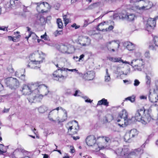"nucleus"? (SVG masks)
<instances>
[{"instance_id": "1", "label": "nucleus", "mask_w": 158, "mask_h": 158, "mask_svg": "<svg viewBox=\"0 0 158 158\" xmlns=\"http://www.w3.org/2000/svg\"><path fill=\"white\" fill-rule=\"evenodd\" d=\"M145 110L144 108L137 110L135 114V118L138 121L145 125L151 121L152 117L149 114H145Z\"/></svg>"}, {"instance_id": "2", "label": "nucleus", "mask_w": 158, "mask_h": 158, "mask_svg": "<svg viewBox=\"0 0 158 158\" xmlns=\"http://www.w3.org/2000/svg\"><path fill=\"white\" fill-rule=\"evenodd\" d=\"M53 78L54 80L60 82H63L68 77L67 70L66 68L62 67L58 69L53 73Z\"/></svg>"}, {"instance_id": "3", "label": "nucleus", "mask_w": 158, "mask_h": 158, "mask_svg": "<svg viewBox=\"0 0 158 158\" xmlns=\"http://www.w3.org/2000/svg\"><path fill=\"white\" fill-rule=\"evenodd\" d=\"M30 89L32 91H34L35 92H39L40 91L44 95H46L49 91L47 86L44 85L38 86L36 84H28Z\"/></svg>"}, {"instance_id": "4", "label": "nucleus", "mask_w": 158, "mask_h": 158, "mask_svg": "<svg viewBox=\"0 0 158 158\" xmlns=\"http://www.w3.org/2000/svg\"><path fill=\"white\" fill-rule=\"evenodd\" d=\"M129 64L131 65L134 70L140 71L144 65L143 60L142 59H138L132 60Z\"/></svg>"}, {"instance_id": "5", "label": "nucleus", "mask_w": 158, "mask_h": 158, "mask_svg": "<svg viewBox=\"0 0 158 158\" xmlns=\"http://www.w3.org/2000/svg\"><path fill=\"white\" fill-rule=\"evenodd\" d=\"M119 44L118 41L114 40L107 42L105 44V46L109 51L114 52L115 49L117 50L119 48Z\"/></svg>"}, {"instance_id": "6", "label": "nucleus", "mask_w": 158, "mask_h": 158, "mask_svg": "<svg viewBox=\"0 0 158 158\" xmlns=\"http://www.w3.org/2000/svg\"><path fill=\"white\" fill-rule=\"evenodd\" d=\"M5 83L8 86L12 89H16L19 86V84L18 80L14 78L10 77L6 79Z\"/></svg>"}, {"instance_id": "7", "label": "nucleus", "mask_w": 158, "mask_h": 158, "mask_svg": "<svg viewBox=\"0 0 158 158\" xmlns=\"http://www.w3.org/2000/svg\"><path fill=\"white\" fill-rule=\"evenodd\" d=\"M158 19V16L155 18H149L147 20L146 24V30L148 32H151L156 24V20Z\"/></svg>"}, {"instance_id": "8", "label": "nucleus", "mask_w": 158, "mask_h": 158, "mask_svg": "<svg viewBox=\"0 0 158 158\" xmlns=\"http://www.w3.org/2000/svg\"><path fill=\"white\" fill-rule=\"evenodd\" d=\"M127 117L128 114L126 111L125 110H123L120 112L119 114V116L117 119V122H120L121 120L119 118H121L122 121H124V124L127 125H128V119Z\"/></svg>"}, {"instance_id": "9", "label": "nucleus", "mask_w": 158, "mask_h": 158, "mask_svg": "<svg viewBox=\"0 0 158 158\" xmlns=\"http://www.w3.org/2000/svg\"><path fill=\"white\" fill-rule=\"evenodd\" d=\"M78 42L81 45L86 46L90 44L91 40L88 36H80L78 38Z\"/></svg>"}, {"instance_id": "10", "label": "nucleus", "mask_w": 158, "mask_h": 158, "mask_svg": "<svg viewBox=\"0 0 158 158\" xmlns=\"http://www.w3.org/2000/svg\"><path fill=\"white\" fill-rule=\"evenodd\" d=\"M70 47V45H65L63 44H60L57 47V49L61 52L65 53H70L69 50V48Z\"/></svg>"}, {"instance_id": "11", "label": "nucleus", "mask_w": 158, "mask_h": 158, "mask_svg": "<svg viewBox=\"0 0 158 158\" xmlns=\"http://www.w3.org/2000/svg\"><path fill=\"white\" fill-rule=\"evenodd\" d=\"M43 95L41 94L40 95L39 94H38L36 95H34V94L32 93L31 94H30V96L27 98V99L29 102L31 103L35 102V101H38V99L42 98Z\"/></svg>"}, {"instance_id": "12", "label": "nucleus", "mask_w": 158, "mask_h": 158, "mask_svg": "<svg viewBox=\"0 0 158 158\" xmlns=\"http://www.w3.org/2000/svg\"><path fill=\"white\" fill-rule=\"evenodd\" d=\"M143 6L140 7L139 9L147 10L151 8L152 5V2L148 0H142Z\"/></svg>"}, {"instance_id": "13", "label": "nucleus", "mask_w": 158, "mask_h": 158, "mask_svg": "<svg viewBox=\"0 0 158 158\" xmlns=\"http://www.w3.org/2000/svg\"><path fill=\"white\" fill-rule=\"evenodd\" d=\"M149 98L150 101L152 102H157L158 100V90L154 89L152 94H150Z\"/></svg>"}, {"instance_id": "14", "label": "nucleus", "mask_w": 158, "mask_h": 158, "mask_svg": "<svg viewBox=\"0 0 158 158\" xmlns=\"http://www.w3.org/2000/svg\"><path fill=\"white\" fill-rule=\"evenodd\" d=\"M96 142V138L94 135H90L88 136L86 139V143L89 146H92Z\"/></svg>"}, {"instance_id": "15", "label": "nucleus", "mask_w": 158, "mask_h": 158, "mask_svg": "<svg viewBox=\"0 0 158 158\" xmlns=\"http://www.w3.org/2000/svg\"><path fill=\"white\" fill-rule=\"evenodd\" d=\"M23 94L25 95H29L31 94V90L30 89L29 85H23L21 90Z\"/></svg>"}, {"instance_id": "16", "label": "nucleus", "mask_w": 158, "mask_h": 158, "mask_svg": "<svg viewBox=\"0 0 158 158\" xmlns=\"http://www.w3.org/2000/svg\"><path fill=\"white\" fill-rule=\"evenodd\" d=\"M108 58L110 60L113 62H118L119 63L122 62L126 64H130L129 62L127 61H123V60L121 59V58H116L110 57H108Z\"/></svg>"}, {"instance_id": "17", "label": "nucleus", "mask_w": 158, "mask_h": 158, "mask_svg": "<svg viewBox=\"0 0 158 158\" xmlns=\"http://www.w3.org/2000/svg\"><path fill=\"white\" fill-rule=\"evenodd\" d=\"M25 150L23 149L19 148L15 150L13 152L14 155L16 156L17 158H20L21 156L23 155Z\"/></svg>"}, {"instance_id": "18", "label": "nucleus", "mask_w": 158, "mask_h": 158, "mask_svg": "<svg viewBox=\"0 0 158 158\" xmlns=\"http://www.w3.org/2000/svg\"><path fill=\"white\" fill-rule=\"evenodd\" d=\"M124 46L126 47L127 49L131 51L135 49V46L134 44L129 42H126L123 44Z\"/></svg>"}, {"instance_id": "19", "label": "nucleus", "mask_w": 158, "mask_h": 158, "mask_svg": "<svg viewBox=\"0 0 158 158\" xmlns=\"http://www.w3.org/2000/svg\"><path fill=\"white\" fill-rule=\"evenodd\" d=\"M61 109L62 110H63V111H65V113L66 114H67V112L63 108L61 107H57L56 109H54L52 110L50 112L49 114H48V118H49V119L51 121H52L53 122H56L55 120H54L51 117V115H52L53 113V111L55 110H58L59 109Z\"/></svg>"}, {"instance_id": "20", "label": "nucleus", "mask_w": 158, "mask_h": 158, "mask_svg": "<svg viewBox=\"0 0 158 158\" xmlns=\"http://www.w3.org/2000/svg\"><path fill=\"white\" fill-rule=\"evenodd\" d=\"M86 79L88 80H92L94 77L95 73L93 71H88L85 75Z\"/></svg>"}, {"instance_id": "21", "label": "nucleus", "mask_w": 158, "mask_h": 158, "mask_svg": "<svg viewBox=\"0 0 158 158\" xmlns=\"http://www.w3.org/2000/svg\"><path fill=\"white\" fill-rule=\"evenodd\" d=\"M103 105L106 106H109V102H107V99H106L104 98H102L101 100L98 102L97 106H99Z\"/></svg>"}, {"instance_id": "22", "label": "nucleus", "mask_w": 158, "mask_h": 158, "mask_svg": "<svg viewBox=\"0 0 158 158\" xmlns=\"http://www.w3.org/2000/svg\"><path fill=\"white\" fill-rule=\"evenodd\" d=\"M106 74L104 76V81L106 82H108L111 80L110 74L108 72V70L107 69H106Z\"/></svg>"}, {"instance_id": "23", "label": "nucleus", "mask_w": 158, "mask_h": 158, "mask_svg": "<svg viewBox=\"0 0 158 158\" xmlns=\"http://www.w3.org/2000/svg\"><path fill=\"white\" fill-rule=\"evenodd\" d=\"M128 132L132 138L136 136L138 134L137 131L135 129H131Z\"/></svg>"}, {"instance_id": "24", "label": "nucleus", "mask_w": 158, "mask_h": 158, "mask_svg": "<svg viewBox=\"0 0 158 158\" xmlns=\"http://www.w3.org/2000/svg\"><path fill=\"white\" fill-rule=\"evenodd\" d=\"M131 136L128 132H127L124 136V141L126 142H130L131 141Z\"/></svg>"}, {"instance_id": "25", "label": "nucleus", "mask_w": 158, "mask_h": 158, "mask_svg": "<svg viewBox=\"0 0 158 158\" xmlns=\"http://www.w3.org/2000/svg\"><path fill=\"white\" fill-rule=\"evenodd\" d=\"M142 153H143V150L140 148H138L135 150L134 151L131 153V154L138 155Z\"/></svg>"}, {"instance_id": "26", "label": "nucleus", "mask_w": 158, "mask_h": 158, "mask_svg": "<svg viewBox=\"0 0 158 158\" xmlns=\"http://www.w3.org/2000/svg\"><path fill=\"white\" fill-rule=\"evenodd\" d=\"M135 17V15L133 14H127L125 18L127 19L129 21H132L134 20Z\"/></svg>"}, {"instance_id": "27", "label": "nucleus", "mask_w": 158, "mask_h": 158, "mask_svg": "<svg viewBox=\"0 0 158 158\" xmlns=\"http://www.w3.org/2000/svg\"><path fill=\"white\" fill-rule=\"evenodd\" d=\"M10 3L12 5H14L16 6H19L20 5V2L19 0H11Z\"/></svg>"}, {"instance_id": "28", "label": "nucleus", "mask_w": 158, "mask_h": 158, "mask_svg": "<svg viewBox=\"0 0 158 158\" xmlns=\"http://www.w3.org/2000/svg\"><path fill=\"white\" fill-rule=\"evenodd\" d=\"M47 108L45 106H43L39 107L38 109L39 112L40 113H44L47 110Z\"/></svg>"}, {"instance_id": "29", "label": "nucleus", "mask_w": 158, "mask_h": 158, "mask_svg": "<svg viewBox=\"0 0 158 158\" xmlns=\"http://www.w3.org/2000/svg\"><path fill=\"white\" fill-rule=\"evenodd\" d=\"M100 2H96L95 3H94L90 5L89 7V9H93L94 8L99 6H100Z\"/></svg>"}, {"instance_id": "30", "label": "nucleus", "mask_w": 158, "mask_h": 158, "mask_svg": "<svg viewBox=\"0 0 158 158\" xmlns=\"http://www.w3.org/2000/svg\"><path fill=\"white\" fill-rule=\"evenodd\" d=\"M56 23L59 28H62L63 24L61 19H58L57 20Z\"/></svg>"}, {"instance_id": "31", "label": "nucleus", "mask_w": 158, "mask_h": 158, "mask_svg": "<svg viewBox=\"0 0 158 158\" xmlns=\"http://www.w3.org/2000/svg\"><path fill=\"white\" fill-rule=\"evenodd\" d=\"M74 121L76 123L77 125V126L75 127L74 128L75 131H73V134H75L77 133V132L78 131L79 129V127L77 122L76 120H74Z\"/></svg>"}, {"instance_id": "32", "label": "nucleus", "mask_w": 158, "mask_h": 158, "mask_svg": "<svg viewBox=\"0 0 158 158\" xmlns=\"http://www.w3.org/2000/svg\"><path fill=\"white\" fill-rule=\"evenodd\" d=\"M18 72H16L15 73V75L17 77H19V78H20L21 80L23 81H26L25 79V75L23 74H21L20 76H19V75L17 74Z\"/></svg>"}, {"instance_id": "33", "label": "nucleus", "mask_w": 158, "mask_h": 158, "mask_svg": "<svg viewBox=\"0 0 158 158\" xmlns=\"http://www.w3.org/2000/svg\"><path fill=\"white\" fill-rule=\"evenodd\" d=\"M35 62H36V64H40L43 62V60H40V61H36L35 60L33 61H31V63H30L29 64L27 65V67H28L31 68H32V67H31V65H32V64H35V63H34Z\"/></svg>"}, {"instance_id": "34", "label": "nucleus", "mask_w": 158, "mask_h": 158, "mask_svg": "<svg viewBox=\"0 0 158 158\" xmlns=\"http://www.w3.org/2000/svg\"><path fill=\"white\" fill-rule=\"evenodd\" d=\"M73 127L72 126H70L69 127H67V129H68V132H71V133L70 134V135H73L74 134H73V131H75L74 130L75 127Z\"/></svg>"}, {"instance_id": "35", "label": "nucleus", "mask_w": 158, "mask_h": 158, "mask_svg": "<svg viewBox=\"0 0 158 158\" xmlns=\"http://www.w3.org/2000/svg\"><path fill=\"white\" fill-rule=\"evenodd\" d=\"M135 96H132L125 98V100H128L130 101L131 102H133L135 101Z\"/></svg>"}, {"instance_id": "36", "label": "nucleus", "mask_w": 158, "mask_h": 158, "mask_svg": "<svg viewBox=\"0 0 158 158\" xmlns=\"http://www.w3.org/2000/svg\"><path fill=\"white\" fill-rule=\"evenodd\" d=\"M63 34L62 30H61L59 31L56 30L53 33V34L55 37H56L60 35Z\"/></svg>"}, {"instance_id": "37", "label": "nucleus", "mask_w": 158, "mask_h": 158, "mask_svg": "<svg viewBox=\"0 0 158 158\" xmlns=\"http://www.w3.org/2000/svg\"><path fill=\"white\" fill-rule=\"evenodd\" d=\"M4 146L2 144H0V154H2L5 153L6 151L4 150Z\"/></svg>"}, {"instance_id": "38", "label": "nucleus", "mask_w": 158, "mask_h": 158, "mask_svg": "<svg viewBox=\"0 0 158 158\" xmlns=\"http://www.w3.org/2000/svg\"><path fill=\"white\" fill-rule=\"evenodd\" d=\"M123 151V148H120L117 149L115 151L116 153L118 156H120L121 155V152Z\"/></svg>"}, {"instance_id": "39", "label": "nucleus", "mask_w": 158, "mask_h": 158, "mask_svg": "<svg viewBox=\"0 0 158 158\" xmlns=\"http://www.w3.org/2000/svg\"><path fill=\"white\" fill-rule=\"evenodd\" d=\"M153 41L155 46L158 47V37L155 36L154 37Z\"/></svg>"}, {"instance_id": "40", "label": "nucleus", "mask_w": 158, "mask_h": 158, "mask_svg": "<svg viewBox=\"0 0 158 158\" xmlns=\"http://www.w3.org/2000/svg\"><path fill=\"white\" fill-rule=\"evenodd\" d=\"M146 80L147 85H149L151 82V78L150 77L147 75L146 77Z\"/></svg>"}, {"instance_id": "41", "label": "nucleus", "mask_w": 158, "mask_h": 158, "mask_svg": "<svg viewBox=\"0 0 158 158\" xmlns=\"http://www.w3.org/2000/svg\"><path fill=\"white\" fill-rule=\"evenodd\" d=\"M123 151L125 154V156H127L129 155V149L127 148H123Z\"/></svg>"}, {"instance_id": "42", "label": "nucleus", "mask_w": 158, "mask_h": 158, "mask_svg": "<svg viewBox=\"0 0 158 158\" xmlns=\"http://www.w3.org/2000/svg\"><path fill=\"white\" fill-rule=\"evenodd\" d=\"M105 23V22H104L101 23L99 24H98L97 28L98 30L99 31L102 30V31H103L104 30V29H102V28H101V27L102 26H103Z\"/></svg>"}, {"instance_id": "43", "label": "nucleus", "mask_w": 158, "mask_h": 158, "mask_svg": "<svg viewBox=\"0 0 158 158\" xmlns=\"http://www.w3.org/2000/svg\"><path fill=\"white\" fill-rule=\"evenodd\" d=\"M65 94L67 95H73L72 91L70 89H67L65 93Z\"/></svg>"}, {"instance_id": "44", "label": "nucleus", "mask_w": 158, "mask_h": 158, "mask_svg": "<svg viewBox=\"0 0 158 158\" xmlns=\"http://www.w3.org/2000/svg\"><path fill=\"white\" fill-rule=\"evenodd\" d=\"M140 83V82L138 80L136 79L134 81V85L135 86H137L139 85Z\"/></svg>"}, {"instance_id": "45", "label": "nucleus", "mask_w": 158, "mask_h": 158, "mask_svg": "<svg viewBox=\"0 0 158 158\" xmlns=\"http://www.w3.org/2000/svg\"><path fill=\"white\" fill-rule=\"evenodd\" d=\"M47 36L46 33H45L44 35H42L41 36V38L42 39H43L45 40H47Z\"/></svg>"}, {"instance_id": "46", "label": "nucleus", "mask_w": 158, "mask_h": 158, "mask_svg": "<svg viewBox=\"0 0 158 158\" xmlns=\"http://www.w3.org/2000/svg\"><path fill=\"white\" fill-rule=\"evenodd\" d=\"M73 27H75V29H77L80 27V26L79 25H77L76 23H74L71 26Z\"/></svg>"}, {"instance_id": "47", "label": "nucleus", "mask_w": 158, "mask_h": 158, "mask_svg": "<svg viewBox=\"0 0 158 158\" xmlns=\"http://www.w3.org/2000/svg\"><path fill=\"white\" fill-rule=\"evenodd\" d=\"M113 28V27L112 25L110 26L108 28H106L105 30L106 31H110Z\"/></svg>"}, {"instance_id": "48", "label": "nucleus", "mask_w": 158, "mask_h": 158, "mask_svg": "<svg viewBox=\"0 0 158 158\" xmlns=\"http://www.w3.org/2000/svg\"><path fill=\"white\" fill-rule=\"evenodd\" d=\"M40 5H41V7L43 6H48V4L47 2H43L42 3L40 4Z\"/></svg>"}, {"instance_id": "49", "label": "nucleus", "mask_w": 158, "mask_h": 158, "mask_svg": "<svg viewBox=\"0 0 158 158\" xmlns=\"http://www.w3.org/2000/svg\"><path fill=\"white\" fill-rule=\"evenodd\" d=\"M103 138H104V137H103ZM104 138L105 141L106 143H108L110 141V139L109 137H104Z\"/></svg>"}, {"instance_id": "50", "label": "nucleus", "mask_w": 158, "mask_h": 158, "mask_svg": "<svg viewBox=\"0 0 158 158\" xmlns=\"http://www.w3.org/2000/svg\"><path fill=\"white\" fill-rule=\"evenodd\" d=\"M19 32L17 31L16 33V36H15V38L18 40L20 37V35H19Z\"/></svg>"}, {"instance_id": "51", "label": "nucleus", "mask_w": 158, "mask_h": 158, "mask_svg": "<svg viewBox=\"0 0 158 158\" xmlns=\"http://www.w3.org/2000/svg\"><path fill=\"white\" fill-rule=\"evenodd\" d=\"M67 70L68 71H71V72H78V70H77L76 69H69L68 68H66Z\"/></svg>"}, {"instance_id": "52", "label": "nucleus", "mask_w": 158, "mask_h": 158, "mask_svg": "<svg viewBox=\"0 0 158 158\" xmlns=\"http://www.w3.org/2000/svg\"><path fill=\"white\" fill-rule=\"evenodd\" d=\"M89 24L88 23V21L87 20H85L84 23V27H86L87 25Z\"/></svg>"}, {"instance_id": "53", "label": "nucleus", "mask_w": 158, "mask_h": 158, "mask_svg": "<svg viewBox=\"0 0 158 158\" xmlns=\"http://www.w3.org/2000/svg\"><path fill=\"white\" fill-rule=\"evenodd\" d=\"M149 48L151 49L154 50H155L156 48L155 46L153 45H150L149 46Z\"/></svg>"}, {"instance_id": "54", "label": "nucleus", "mask_w": 158, "mask_h": 158, "mask_svg": "<svg viewBox=\"0 0 158 158\" xmlns=\"http://www.w3.org/2000/svg\"><path fill=\"white\" fill-rule=\"evenodd\" d=\"M79 92H80V91L79 90H77L76 91L75 93L74 94H73V95L75 96H79L78 95H77V94Z\"/></svg>"}, {"instance_id": "55", "label": "nucleus", "mask_w": 158, "mask_h": 158, "mask_svg": "<svg viewBox=\"0 0 158 158\" xmlns=\"http://www.w3.org/2000/svg\"><path fill=\"white\" fill-rule=\"evenodd\" d=\"M145 56L146 57H148L149 56V52H146L145 53Z\"/></svg>"}, {"instance_id": "56", "label": "nucleus", "mask_w": 158, "mask_h": 158, "mask_svg": "<svg viewBox=\"0 0 158 158\" xmlns=\"http://www.w3.org/2000/svg\"><path fill=\"white\" fill-rule=\"evenodd\" d=\"M72 137L73 138V139L75 140H77V139H79L80 138V137L78 136H72Z\"/></svg>"}, {"instance_id": "57", "label": "nucleus", "mask_w": 158, "mask_h": 158, "mask_svg": "<svg viewBox=\"0 0 158 158\" xmlns=\"http://www.w3.org/2000/svg\"><path fill=\"white\" fill-rule=\"evenodd\" d=\"M4 89L3 85L0 83V92L3 90Z\"/></svg>"}, {"instance_id": "58", "label": "nucleus", "mask_w": 158, "mask_h": 158, "mask_svg": "<svg viewBox=\"0 0 158 158\" xmlns=\"http://www.w3.org/2000/svg\"><path fill=\"white\" fill-rule=\"evenodd\" d=\"M84 57V54H82L80 56V58H79L78 60L80 61V60H81L82 58H83Z\"/></svg>"}, {"instance_id": "59", "label": "nucleus", "mask_w": 158, "mask_h": 158, "mask_svg": "<svg viewBox=\"0 0 158 158\" xmlns=\"http://www.w3.org/2000/svg\"><path fill=\"white\" fill-rule=\"evenodd\" d=\"M9 109H6L4 108V110L3 111V113H7L9 111Z\"/></svg>"}, {"instance_id": "60", "label": "nucleus", "mask_w": 158, "mask_h": 158, "mask_svg": "<svg viewBox=\"0 0 158 158\" xmlns=\"http://www.w3.org/2000/svg\"><path fill=\"white\" fill-rule=\"evenodd\" d=\"M70 148H71L70 152L71 153L74 152L75 150H74V149L73 148V147L71 146Z\"/></svg>"}, {"instance_id": "61", "label": "nucleus", "mask_w": 158, "mask_h": 158, "mask_svg": "<svg viewBox=\"0 0 158 158\" xmlns=\"http://www.w3.org/2000/svg\"><path fill=\"white\" fill-rule=\"evenodd\" d=\"M64 21L65 22V24H67L69 22V19H65Z\"/></svg>"}, {"instance_id": "62", "label": "nucleus", "mask_w": 158, "mask_h": 158, "mask_svg": "<svg viewBox=\"0 0 158 158\" xmlns=\"http://www.w3.org/2000/svg\"><path fill=\"white\" fill-rule=\"evenodd\" d=\"M92 102V101L91 100L89 99H87L85 100V102H86L91 103Z\"/></svg>"}, {"instance_id": "63", "label": "nucleus", "mask_w": 158, "mask_h": 158, "mask_svg": "<svg viewBox=\"0 0 158 158\" xmlns=\"http://www.w3.org/2000/svg\"><path fill=\"white\" fill-rule=\"evenodd\" d=\"M146 97L144 96H141L140 97V98L141 99H146Z\"/></svg>"}, {"instance_id": "64", "label": "nucleus", "mask_w": 158, "mask_h": 158, "mask_svg": "<svg viewBox=\"0 0 158 158\" xmlns=\"http://www.w3.org/2000/svg\"><path fill=\"white\" fill-rule=\"evenodd\" d=\"M49 156L46 154H44L43 158H48Z\"/></svg>"}]
</instances>
